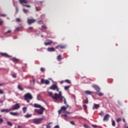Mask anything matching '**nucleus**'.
Listing matches in <instances>:
<instances>
[{"instance_id":"f257e3e1","label":"nucleus","mask_w":128,"mask_h":128,"mask_svg":"<svg viewBox=\"0 0 128 128\" xmlns=\"http://www.w3.org/2000/svg\"><path fill=\"white\" fill-rule=\"evenodd\" d=\"M48 93L53 100H59L60 102H62V100H64V104H66V99L64 96H62V92L61 91L58 94L56 92L54 96H53L52 92H50L48 91Z\"/></svg>"},{"instance_id":"f03ea898","label":"nucleus","mask_w":128,"mask_h":128,"mask_svg":"<svg viewBox=\"0 0 128 128\" xmlns=\"http://www.w3.org/2000/svg\"><path fill=\"white\" fill-rule=\"evenodd\" d=\"M24 100L26 101V102L29 104L30 102V100H32L33 99V96L30 93H26L24 96Z\"/></svg>"},{"instance_id":"7ed1b4c3","label":"nucleus","mask_w":128,"mask_h":128,"mask_svg":"<svg viewBox=\"0 0 128 128\" xmlns=\"http://www.w3.org/2000/svg\"><path fill=\"white\" fill-rule=\"evenodd\" d=\"M44 118H34L32 120V122L33 124H40L44 120Z\"/></svg>"},{"instance_id":"20e7f679","label":"nucleus","mask_w":128,"mask_h":128,"mask_svg":"<svg viewBox=\"0 0 128 128\" xmlns=\"http://www.w3.org/2000/svg\"><path fill=\"white\" fill-rule=\"evenodd\" d=\"M20 108V106L18 103H16L10 108L12 111L18 110Z\"/></svg>"},{"instance_id":"39448f33","label":"nucleus","mask_w":128,"mask_h":128,"mask_svg":"<svg viewBox=\"0 0 128 128\" xmlns=\"http://www.w3.org/2000/svg\"><path fill=\"white\" fill-rule=\"evenodd\" d=\"M50 90H56L57 92H59V88H58V86L56 84H54L50 88Z\"/></svg>"},{"instance_id":"423d86ee","label":"nucleus","mask_w":128,"mask_h":128,"mask_svg":"<svg viewBox=\"0 0 128 128\" xmlns=\"http://www.w3.org/2000/svg\"><path fill=\"white\" fill-rule=\"evenodd\" d=\"M41 84L48 85L50 84V82L48 80H44V78H42L41 80Z\"/></svg>"},{"instance_id":"0eeeda50","label":"nucleus","mask_w":128,"mask_h":128,"mask_svg":"<svg viewBox=\"0 0 128 128\" xmlns=\"http://www.w3.org/2000/svg\"><path fill=\"white\" fill-rule=\"evenodd\" d=\"M34 107L36 108H40V110H45V108L44 107H42L41 106V105L37 104H34Z\"/></svg>"},{"instance_id":"6e6552de","label":"nucleus","mask_w":128,"mask_h":128,"mask_svg":"<svg viewBox=\"0 0 128 128\" xmlns=\"http://www.w3.org/2000/svg\"><path fill=\"white\" fill-rule=\"evenodd\" d=\"M36 20L35 19H28V24L30 25L32 24H34L36 22Z\"/></svg>"},{"instance_id":"1a4fd4ad","label":"nucleus","mask_w":128,"mask_h":128,"mask_svg":"<svg viewBox=\"0 0 128 128\" xmlns=\"http://www.w3.org/2000/svg\"><path fill=\"white\" fill-rule=\"evenodd\" d=\"M66 46L63 44H60L56 46V48L58 50L59 48H60L61 50H63L64 48H66Z\"/></svg>"},{"instance_id":"9d476101","label":"nucleus","mask_w":128,"mask_h":128,"mask_svg":"<svg viewBox=\"0 0 128 128\" xmlns=\"http://www.w3.org/2000/svg\"><path fill=\"white\" fill-rule=\"evenodd\" d=\"M52 43H53V42L52 40H47L46 41V42L44 44H45V46H50Z\"/></svg>"},{"instance_id":"9b49d317","label":"nucleus","mask_w":128,"mask_h":128,"mask_svg":"<svg viewBox=\"0 0 128 128\" xmlns=\"http://www.w3.org/2000/svg\"><path fill=\"white\" fill-rule=\"evenodd\" d=\"M44 111V110H36V109L35 110L36 112L40 115L43 114Z\"/></svg>"},{"instance_id":"f8f14e48","label":"nucleus","mask_w":128,"mask_h":128,"mask_svg":"<svg viewBox=\"0 0 128 128\" xmlns=\"http://www.w3.org/2000/svg\"><path fill=\"white\" fill-rule=\"evenodd\" d=\"M0 56H2L3 57L6 58H9L10 57V56L8 54L6 53H3V52H0Z\"/></svg>"},{"instance_id":"ddd939ff","label":"nucleus","mask_w":128,"mask_h":128,"mask_svg":"<svg viewBox=\"0 0 128 128\" xmlns=\"http://www.w3.org/2000/svg\"><path fill=\"white\" fill-rule=\"evenodd\" d=\"M110 118V115L108 114H107L105 115V116H104V118H103V121H108Z\"/></svg>"},{"instance_id":"4468645a","label":"nucleus","mask_w":128,"mask_h":128,"mask_svg":"<svg viewBox=\"0 0 128 128\" xmlns=\"http://www.w3.org/2000/svg\"><path fill=\"white\" fill-rule=\"evenodd\" d=\"M10 111H12L11 108H10V109H3L1 110V112H6V113H8Z\"/></svg>"},{"instance_id":"2eb2a0df","label":"nucleus","mask_w":128,"mask_h":128,"mask_svg":"<svg viewBox=\"0 0 128 128\" xmlns=\"http://www.w3.org/2000/svg\"><path fill=\"white\" fill-rule=\"evenodd\" d=\"M68 107H69V106H68V105H67L66 106H62L61 108V110H62V111L66 112V110L68 109Z\"/></svg>"},{"instance_id":"dca6fc26","label":"nucleus","mask_w":128,"mask_h":128,"mask_svg":"<svg viewBox=\"0 0 128 128\" xmlns=\"http://www.w3.org/2000/svg\"><path fill=\"white\" fill-rule=\"evenodd\" d=\"M100 108V104H94V106H93V108H92L93 110H96Z\"/></svg>"},{"instance_id":"f3484780","label":"nucleus","mask_w":128,"mask_h":128,"mask_svg":"<svg viewBox=\"0 0 128 128\" xmlns=\"http://www.w3.org/2000/svg\"><path fill=\"white\" fill-rule=\"evenodd\" d=\"M14 62H19V60L16 58H13L11 59Z\"/></svg>"},{"instance_id":"a211bd4d","label":"nucleus","mask_w":128,"mask_h":128,"mask_svg":"<svg viewBox=\"0 0 128 128\" xmlns=\"http://www.w3.org/2000/svg\"><path fill=\"white\" fill-rule=\"evenodd\" d=\"M48 52H56V50L54 48L52 47V48H48Z\"/></svg>"},{"instance_id":"6ab92c4d","label":"nucleus","mask_w":128,"mask_h":128,"mask_svg":"<svg viewBox=\"0 0 128 128\" xmlns=\"http://www.w3.org/2000/svg\"><path fill=\"white\" fill-rule=\"evenodd\" d=\"M10 114L13 116H18V113L17 112H10Z\"/></svg>"},{"instance_id":"aec40b11","label":"nucleus","mask_w":128,"mask_h":128,"mask_svg":"<svg viewBox=\"0 0 128 128\" xmlns=\"http://www.w3.org/2000/svg\"><path fill=\"white\" fill-rule=\"evenodd\" d=\"M92 92L90 90H86V92H85L86 95H92Z\"/></svg>"},{"instance_id":"412c9836","label":"nucleus","mask_w":128,"mask_h":128,"mask_svg":"<svg viewBox=\"0 0 128 128\" xmlns=\"http://www.w3.org/2000/svg\"><path fill=\"white\" fill-rule=\"evenodd\" d=\"M62 60V55L61 54L58 55V56L57 58V60L58 62H60Z\"/></svg>"},{"instance_id":"4be33fe9","label":"nucleus","mask_w":128,"mask_h":128,"mask_svg":"<svg viewBox=\"0 0 128 128\" xmlns=\"http://www.w3.org/2000/svg\"><path fill=\"white\" fill-rule=\"evenodd\" d=\"M95 90H96V91H97V92H100V89L98 86H95Z\"/></svg>"},{"instance_id":"5701e85b","label":"nucleus","mask_w":128,"mask_h":128,"mask_svg":"<svg viewBox=\"0 0 128 128\" xmlns=\"http://www.w3.org/2000/svg\"><path fill=\"white\" fill-rule=\"evenodd\" d=\"M83 103L85 104H88V98H86V100H83Z\"/></svg>"},{"instance_id":"b1692460","label":"nucleus","mask_w":128,"mask_h":128,"mask_svg":"<svg viewBox=\"0 0 128 128\" xmlns=\"http://www.w3.org/2000/svg\"><path fill=\"white\" fill-rule=\"evenodd\" d=\"M20 4H23V3L28 4V2L26 1V0H20Z\"/></svg>"},{"instance_id":"393cba45","label":"nucleus","mask_w":128,"mask_h":128,"mask_svg":"<svg viewBox=\"0 0 128 128\" xmlns=\"http://www.w3.org/2000/svg\"><path fill=\"white\" fill-rule=\"evenodd\" d=\"M18 89L21 91H23L24 90V88H22L21 85H18Z\"/></svg>"},{"instance_id":"a878e982","label":"nucleus","mask_w":128,"mask_h":128,"mask_svg":"<svg viewBox=\"0 0 128 128\" xmlns=\"http://www.w3.org/2000/svg\"><path fill=\"white\" fill-rule=\"evenodd\" d=\"M22 110L24 112V114H26V111H27V108L26 107H23L22 108Z\"/></svg>"},{"instance_id":"bb28decb","label":"nucleus","mask_w":128,"mask_h":128,"mask_svg":"<svg viewBox=\"0 0 128 128\" xmlns=\"http://www.w3.org/2000/svg\"><path fill=\"white\" fill-rule=\"evenodd\" d=\"M70 88V86H64V90H68V89Z\"/></svg>"},{"instance_id":"cd10ccee","label":"nucleus","mask_w":128,"mask_h":128,"mask_svg":"<svg viewBox=\"0 0 128 128\" xmlns=\"http://www.w3.org/2000/svg\"><path fill=\"white\" fill-rule=\"evenodd\" d=\"M104 96V93L100 92L99 93H98V96L101 97V96Z\"/></svg>"},{"instance_id":"c85d7f7f","label":"nucleus","mask_w":128,"mask_h":128,"mask_svg":"<svg viewBox=\"0 0 128 128\" xmlns=\"http://www.w3.org/2000/svg\"><path fill=\"white\" fill-rule=\"evenodd\" d=\"M83 108H84V110H86L88 109V106L86 104H84Z\"/></svg>"},{"instance_id":"c756f323","label":"nucleus","mask_w":128,"mask_h":128,"mask_svg":"<svg viewBox=\"0 0 128 128\" xmlns=\"http://www.w3.org/2000/svg\"><path fill=\"white\" fill-rule=\"evenodd\" d=\"M32 116L31 114H27L26 116H25V118H30Z\"/></svg>"},{"instance_id":"7c9ffc66","label":"nucleus","mask_w":128,"mask_h":128,"mask_svg":"<svg viewBox=\"0 0 128 128\" xmlns=\"http://www.w3.org/2000/svg\"><path fill=\"white\" fill-rule=\"evenodd\" d=\"M7 124H8V125L10 126H12V124L11 122H9V121L7 122Z\"/></svg>"},{"instance_id":"2f4dec72","label":"nucleus","mask_w":128,"mask_h":128,"mask_svg":"<svg viewBox=\"0 0 128 128\" xmlns=\"http://www.w3.org/2000/svg\"><path fill=\"white\" fill-rule=\"evenodd\" d=\"M112 126H116V122H115L114 120L112 121Z\"/></svg>"},{"instance_id":"473e14b6","label":"nucleus","mask_w":128,"mask_h":128,"mask_svg":"<svg viewBox=\"0 0 128 128\" xmlns=\"http://www.w3.org/2000/svg\"><path fill=\"white\" fill-rule=\"evenodd\" d=\"M121 120H122V118H118L116 120V122H121Z\"/></svg>"},{"instance_id":"72a5a7b5","label":"nucleus","mask_w":128,"mask_h":128,"mask_svg":"<svg viewBox=\"0 0 128 128\" xmlns=\"http://www.w3.org/2000/svg\"><path fill=\"white\" fill-rule=\"evenodd\" d=\"M22 28V27H17L16 29V30H17V32H18Z\"/></svg>"},{"instance_id":"f704fd0d","label":"nucleus","mask_w":128,"mask_h":128,"mask_svg":"<svg viewBox=\"0 0 128 128\" xmlns=\"http://www.w3.org/2000/svg\"><path fill=\"white\" fill-rule=\"evenodd\" d=\"M64 116V120H67L68 119V116L66 114H62Z\"/></svg>"},{"instance_id":"c9c22d12","label":"nucleus","mask_w":128,"mask_h":128,"mask_svg":"<svg viewBox=\"0 0 128 128\" xmlns=\"http://www.w3.org/2000/svg\"><path fill=\"white\" fill-rule=\"evenodd\" d=\"M65 82L68 83V84H70V81L69 80H66Z\"/></svg>"},{"instance_id":"e433bc0d","label":"nucleus","mask_w":128,"mask_h":128,"mask_svg":"<svg viewBox=\"0 0 128 128\" xmlns=\"http://www.w3.org/2000/svg\"><path fill=\"white\" fill-rule=\"evenodd\" d=\"M16 21L17 22H20L21 20H20V18H17L16 19Z\"/></svg>"},{"instance_id":"4c0bfd02","label":"nucleus","mask_w":128,"mask_h":128,"mask_svg":"<svg viewBox=\"0 0 128 128\" xmlns=\"http://www.w3.org/2000/svg\"><path fill=\"white\" fill-rule=\"evenodd\" d=\"M70 122L71 124L73 125V126H75L76 124L74 123V121H70Z\"/></svg>"},{"instance_id":"58836bf2","label":"nucleus","mask_w":128,"mask_h":128,"mask_svg":"<svg viewBox=\"0 0 128 128\" xmlns=\"http://www.w3.org/2000/svg\"><path fill=\"white\" fill-rule=\"evenodd\" d=\"M40 71L42 72H44L45 71V69L44 68H41Z\"/></svg>"},{"instance_id":"ea45409f","label":"nucleus","mask_w":128,"mask_h":128,"mask_svg":"<svg viewBox=\"0 0 128 128\" xmlns=\"http://www.w3.org/2000/svg\"><path fill=\"white\" fill-rule=\"evenodd\" d=\"M50 124H51L50 122L48 123V124L46 126V128H51V126H50Z\"/></svg>"},{"instance_id":"a19ab883","label":"nucleus","mask_w":128,"mask_h":128,"mask_svg":"<svg viewBox=\"0 0 128 128\" xmlns=\"http://www.w3.org/2000/svg\"><path fill=\"white\" fill-rule=\"evenodd\" d=\"M84 128H88L89 126L87 124H84Z\"/></svg>"},{"instance_id":"79ce46f5","label":"nucleus","mask_w":128,"mask_h":128,"mask_svg":"<svg viewBox=\"0 0 128 128\" xmlns=\"http://www.w3.org/2000/svg\"><path fill=\"white\" fill-rule=\"evenodd\" d=\"M4 122V120L2 118H0V124Z\"/></svg>"},{"instance_id":"37998d69","label":"nucleus","mask_w":128,"mask_h":128,"mask_svg":"<svg viewBox=\"0 0 128 128\" xmlns=\"http://www.w3.org/2000/svg\"><path fill=\"white\" fill-rule=\"evenodd\" d=\"M4 94V91L0 89V94Z\"/></svg>"},{"instance_id":"c03bdc74","label":"nucleus","mask_w":128,"mask_h":128,"mask_svg":"<svg viewBox=\"0 0 128 128\" xmlns=\"http://www.w3.org/2000/svg\"><path fill=\"white\" fill-rule=\"evenodd\" d=\"M42 28H44V30H46V28H47V27L46 26H42Z\"/></svg>"},{"instance_id":"a18cd8bd","label":"nucleus","mask_w":128,"mask_h":128,"mask_svg":"<svg viewBox=\"0 0 128 128\" xmlns=\"http://www.w3.org/2000/svg\"><path fill=\"white\" fill-rule=\"evenodd\" d=\"M38 24H43V22L42 20H40L38 22Z\"/></svg>"},{"instance_id":"49530a36","label":"nucleus","mask_w":128,"mask_h":128,"mask_svg":"<svg viewBox=\"0 0 128 128\" xmlns=\"http://www.w3.org/2000/svg\"><path fill=\"white\" fill-rule=\"evenodd\" d=\"M92 127H93L94 128H97L98 126L96 125H95V124H92Z\"/></svg>"},{"instance_id":"de8ad7c7","label":"nucleus","mask_w":128,"mask_h":128,"mask_svg":"<svg viewBox=\"0 0 128 128\" xmlns=\"http://www.w3.org/2000/svg\"><path fill=\"white\" fill-rule=\"evenodd\" d=\"M12 77H13L14 78H16V74H13L12 75Z\"/></svg>"},{"instance_id":"09e8293b","label":"nucleus","mask_w":128,"mask_h":128,"mask_svg":"<svg viewBox=\"0 0 128 128\" xmlns=\"http://www.w3.org/2000/svg\"><path fill=\"white\" fill-rule=\"evenodd\" d=\"M104 115V112H100V116H102Z\"/></svg>"},{"instance_id":"8fccbe9b","label":"nucleus","mask_w":128,"mask_h":128,"mask_svg":"<svg viewBox=\"0 0 128 128\" xmlns=\"http://www.w3.org/2000/svg\"><path fill=\"white\" fill-rule=\"evenodd\" d=\"M23 11L24 12L26 13L28 12V10L26 9H24Z\"/></svg>"},{"instance_id":"3c124183","label":"nucleus","mask_w":128,"mask_h":128,"mask_svg":"<svg viewBox=\"0 0 128 128\" xmlns=\"http://www.w3.org/2000/svg\"><path fill=\"white\" fill-rule=\"evenodd\" d=\"M24 6H26V7L28 8H30V5L24 4Z\"/></svg>"},{"instance_id":"603ef678","label":"nucleus","mask_w":128,"mask_h":128,"mask_svg":"<svg viewBox=\"0 0 128 128\" xmlns=\"http://www.w3.org/2000/svg\"><path fill=\"white\" fill-rule=\"evenodd\" d=\"M10 32H11V30H8V32H6V34H9V33H10Z\"/></svg>"},{"instance_id":"864d4df0","label":"nucleus","mask_w":128,"mask_h":128,"mask_svg":"<svg viewBox=\"0 0 128 128\" xmlns=\"http://www.w3.org/2000/svg\"><path fill=\"white\" fill-rule=\"evenodd\" d=\"M54 128H60V126L58 125H56Z\"/></svg>"},{"instance_id":"5fc2aeb1","label":"nucleus","mask_w":128,"mask_h":128,"mask_svg":"<svg viewBox=\"0 0 128 128\" xmlns=\"http://www.w3.org/2000/svg\"><path fill=\"white\" fill-rule=\"evenodd\" d=\"M1 16H4V18H5V16H6V14H1Z\"/></svg>"},{"instance_id":"6e6d98bb","label":"nucleus","mask_w":128,"mask_h":128,"mask_svg":"<svg viewBox=\"0 0 128 128\" xmlns=\"http://www.w3.org/2000/svg\"><path fill=\"white\" fill-rule=\"evenodd\" d=\"M36 9L37 12H39L40 10L37 7H36Z\"/></svg>"},{"instance_id":"4d7b16f0","label":"nucleus","mask_w":128,"mask_h":128,"mask_svg":"<svg viewBox=\"0 0 128 128\" xmlns=\"http://www.w3.org/2000/svg\"><path fill=\"white\" fill-rule=\"evenodd\" d=\"M62 111V110H58V114H61Z\"/></svg>"},{"instance_id":"13d9d810","label":"nucleus","mask_w":128,"mask_h":128,"mask_svg":"<svg viewBox=\"0 0 128 128\" xmlns=\"http://www.w3.org/2000/svg\"><path fill=\"white\" fill-rule=\"evenodd\" d=\"M3 24V21H0V26H2V24Z\"/></svg>"},{"instance_id":"bf43d9fd","label":"nucleus","mask_w":128,"mask_h":128,"mask_svg":"<svg viewBox=\"0 0 128 128\" xmlns=\"http://www.w3.org/2000/svg\"><path fill=\"white\" fill-rule=\"evenodd\" d=\"M28 30H33V28H32V27H30Z\"/></svg>"},{"instance_id":"052dcab7","label":"nucleus","mask_w":128,"mask_h":128,"mask_svg":"<svg viewBox=\"0 0 128 128\" xmlns=\"http://www.w3.org/2000/svg\"><path fill=\"white\" fill-rule=\"evenodd\" d=\"M4 84V83L0 84V86H3Z\"/></svg>"},{"instance_id":"680f3d73","label":"nucleus","mask_w":128,"mask_h":128,"mask_svg":"<svg viewBox=\"0 0 128 128\" xmlns=\"http://www.w3.org/2000/svg\"><path fill=\"white\" fill-rule=\"evenodd\" d=\"M66 113L67 114H71V112H66Z\"/></svg>"},{"instance_id":"e2e57ef3","label":"nucleus","mask_w":128,"mask_h":128,"mask_svg":"<svg viewBox=\"0 0 128 128\" xmlns=\"http://www.w3.org/2000/svg\"><path fill=\"white\" fill-rule=\"evenodd\" d=\"M123 122H126V120H125V119H124V118H123Z\"/></svg>"},{"instance_id":"0e129e2a","label":"nucleus","mask_w":128,"mask_h":128,"mask_svg":"<svg viewBox=\"0 0 128 128\" xmlns=\"http://www.w3.org/2000/svg\"><path fill=\"white\" fill-rule=\"evenodd\" d=\"M18 128H22V126H18Z\"/></svg>"},{"instance_id":"69168bd1","label":"nucleus","mask_w":128,"mask_h":128,"mask_svg":"<svg viewBox=\"0 0 128 128\" xmlns=\"http://www.w3.org/2000/svg\"><path fill=\"white\" fill-rule=\"evenodd\" d=\"M124 128H128V126H126V127Z\"/></svg>"},{"instance_id":"338daca9","label":"nucleus","mask_w":128,"mask_h":128,"mask_svg":"<svg viewBox=\"0 0 128 128\" xmlns=\"http://www.w3.org/2000/svg\"><path fill=\"white\" fill-rule=\"evenodd\" d=\"M42 1L40 2V4H42Z\"/></svg>"},{"instance_id":"774afa93","label":"nucleus","mask_w":128,"mask_h":128,"mask_svg":"<svg viewBox=\"0 0 128 128\" xmlns=\"http://www.w3.org/2000/svg\"><path fill=\"white\" fill-rule=\"evenodd\" d=\"M43 36H44L43 35H42V37L43 38Z\"/></svg>"}]
</instances>
